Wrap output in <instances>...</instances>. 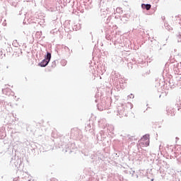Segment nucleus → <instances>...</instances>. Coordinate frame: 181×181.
<instances>
[{"instance_id":"f257e3e1","label":"nucleus","mask_w":181,"mask_h":181,"mask_svg":"<svg viewBox=\"0 0 181 181\" xmlns=\"http://www.w3.org/2000/svg\"><path fill=\"white\" fill-rule=\"evenodd\" d=\"M139 145L140 146H142V148L149 146V136H144L143 138L140 140Z\"/></svg>"},{"instance_id":"20e7f679","label":"nucleus","mask_w":181,"mask_h":181,"mask_svg":"<svg viewBox=\"0 0 181 181\" xmlns=\"http://www.w3.org/2000/svg\"><path fill=\"white\" fill-rule=\"evenodd\" d=\"M141 6H142V8H144V6H145L146 11H149V9H151V4H142Z\"/></svg>"},{"instance_id":"423d86ee","label":"nucleus","mask_w":181,"mask_h":181,"mask_svg":"<svg viewBox=\"0 0 181 181\" xmlns=\"http://www.w3.org/2000/svg\"><path fill=\"white\" fill-rule=\"evenodd\" d=\"M52 181H59V180H57V179H56V178H53V179L52 180Z\"/></svg>"},{"instance_id":"f03ea898","label":"nucleus","mask_w":181,"mask_h":181,"mask_svg":"<svg viewBox=\"0 0 181 181\" xmlns=\"http://www.w3.org/2000/svg\"><path fill=\"white\" fill-rule=\"evenodd\" d=\"M47 64H49V61H47V59H44L40 62L39 66H40L41 67H46Z\"/></svg>"},{"instance_id":"39448f33","label":"nucleus","mask_w":181,"mask_h":181,"mask_svg":"<svg viewBox=\"0 0 181 181\" xmlns=\"http://www.w3.org/2000/svg\"><path fill=\"white\" fill-rule=\"evenodd\" d=\"M178 42H181V35L177 36Z\"/></svg>"},{"instance_id":"7ed1b4c3","label":"nucleus","mask_w":181,"mask_h":181,"mask_svg":"<svg viewBox=\"0 0 181 181\" xmlns=\"http://www.w3.org/2000/svg\"><path fill=\"white\" fill-rule=\"evenodd\" d=\"M52 59V54L50 52H47V56L45 57V60L50 62Z\"/></svg>"}]
</instances>
